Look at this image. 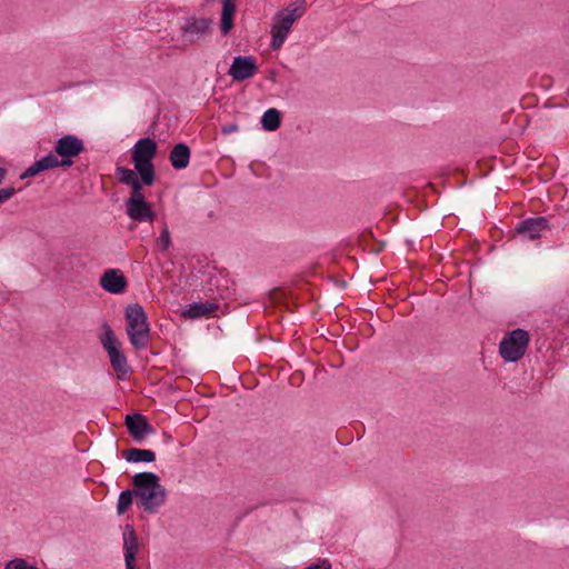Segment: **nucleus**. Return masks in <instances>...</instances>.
<instances>
[{"label":"nucleus","mask_w":569,"mask_h":569,"mask_svg":"<svg viewBox=\"0 0 569 569\" xmlns=\"http://www.w3.org/2000/svg\"><path fill=\"white\" fill-rule=\"evenodd\" d=\"M137 506L149 515L157 513L166 503L167 490L153 472H139L132 477Z\"/></svg>","instance_id":"1"},{"label":"nucleus","mask_w":569,"mask_h":569,"mask_svg":"<svg viewBox=\"0 0 569 569\" xmlns=\"http://www.w3.org/2000/svg\"><path fill=\"white\" fill-rule=\"evenodd\" d=\"M126 332L136 350H144L150 342L148 316L139 303H130L124 309Z\"/></svg>","instance_id":"2"},{"label":"nucleus","mask_w":569,"mask_h":569,"mask_svg":"<svg viewBox=\"0 0 569 569\" xmlns=\"http://www.w3.org/2000/svg\"><path fill=\"white\" fill-rule=\"evenodd\" d=\"M157 150L158 144L151 138L139 139L131 149L134 170L148 187L152 186L156 181V169L152 160L157 154Z\"/></svg>","instance_id":"3"},{"label":"nucleus","mask_w":569,"mask_h":569,"mask_svg":"<svg viewBox=\"0 0 569 569\" xmlns=\"http://www.w3.org/2000/svg\"><path fill=\"white\" fill-rule=\"evenodd\" d=\"M529 341L528 331L521 328L513 329L500 341L499 353L505 361L517 362L525 356Z\"/></svg>","instance_id":"4"},{"label":"nucleus","mask_w":569,"mask_h":569,"mask_svg":"<svg viewBox=\"0 0 569 569\" xmlns=\"http://www.w3.org/2000/svg\"><path fill=\"white\" fill-rule=\"evenodd\" d=\"M213 21L206 17H188L180 27L181 40L184 46H193L204 41L212 33Z\"/></svg>","instance_id":"5"},{"label":"nucleus","mask_w":569,"mask_h":569,"mask_svg":"<svg viewBox=\"0 0 569 569\" xmlns=\"http://www.w3.org/2000/svg\"><path fill=\"white\" fill-rule=\"evenodd\" d=\"M126 214L133 222H153L157 217L152 206L147 201L142 190L130 192L129 198L124 201Z\"/></svg>","instance_id":"6"},{"label":"nucleus","mask_w":569,"mask_h":569,"mask_svg":"<svg viewBox=\"0 0 569 569\" xmlns=\"http://www.w3.org/2000/svg\"><path fill=\"white\" fill-rule=\"evenodd\" d=\"M258 71L256 58L252 56H237L228 71L233 81L240 82L252 78Z\"/></svg>","instance_id":"7"},{"label":"nucleus","mask_w":569,"mask_h":569,"mask_svg":"<svg viewBox=\"0 0 569 569\" xmlns=\"http://www.w3.org/2000/svg\"><path fill=\"white\" fill-rule=\"evenodd\" d=\"M126 427L134 441L141 442L147 435L153 432L152 426L148 422L147 418L141 413H132L126 416Z\"/></svg>","instance_id":"8"},{"label":"nucleus","mask_w":569,"mask_h":569,"mask_svg":"<svg viewBox=\"0 0 569 569\" xmlns=\"http://www.w3.org/2000/svg\"><path fill=\"white\" fill-rule=\"evenodd\" d=\"M549 229V220L546 217L528 218L518 223L517 232L528 240L541 237V232Z\"/></svg>","instance_id":"9"},{"label":"nucleus","mask_w":569,"mask_h":569,"mask_svg":"<svg viewBox=\"0 0 569 569\" xmlns=\"http://www.w3.org/2000/svg\"><path fill=\"white\" fill-rule=\"evenodd\" d=\"M54 151L60 158H76L84 151V143L77 136L67 134L58 139Z\"/></svg>","instance_id":"10"},{"label":"nucleus","mask_w":569,"mask_h":569,"mask_svg":"<svg viewBox=\"0 0 569 569\" xmlns=\"http://www.w3.org/2000/svg\"><path fill=\"white\" fill-rule=\"evenodd\" d=\"M100 286L109 293L119 295L126 290L128 281L119 269H108L100 278Z\"/></svg>","instance_id":"11"},{"label":"nucleus","mask_w":569,"mask_h":569,"mask_svg":"<svg viewBox=\"0 0 569 569\" xmlns=\"http://www.w3.org/2000/svg\"><path fill=\"white\" fill-rule=\"evenodd\" d=\"M126 569H136V555L138 551V538L133 526L126 525L122 535Z\"/></svg>","instance_id":"12"},{"label":"nucleus","mask_w":569,"mask_h":569,"mask_svg":"<svg viewBox=\"0 0 569 569\" xmlns=\"http://www.w3.org/2000/svg\"><path fill=\"white\" fill-rule=\"evenodd\" d=\"M108 357L110 359V365L116 372V376L120 380H124L128 373L131 371L130 366L128 365L127 357L121 350V347L112 348L107 351Z\"/></svg>","instance_id":"13"},{"label":"nucleus","mask_w":569,"mask_h":569,"mask_svg":"<svg viewBox=\"0 0 569 569\" xmlns=\"http://www.w3.org/2000/svg\"><path fill=\"white\" fill-rule=\"evenodd\" d=\"M219 309V306L213 302H193L182 311V317L188 319H199L204 316H211Z\"/></svg>","instance_id":"14"},{"label":"nucleus","mask_w":569,"mask_h":569,"mask_svg":"<svg viewBox=\"0 0 569 569\" xmlns=\"http://www.w3.org/2000/svg\"><path fill=\"white\" fill-rule=\"evenodd\" d=\"M136 172H137L136 170H131L126 167H117L116 168V177H117L118 181L123 184L130 186L131 187L130 192H136L138 190H142L143 186H146L142 178H140V176L137 177Z\"/></svg>","instance_id":"15"},{"label":"nucleus","mask_w":569,"mask_h":569,"mask_svg":"<svg viewBox=\"0 0 569 569\" xmlns=\"http://www.w3.org/2000/svg\"><path fill=\"white\" fill-rule=\"evenodd\" d=\"M169 160L177 170L187 168L190 160V148L183 142L174 144L170 151Z\"/></svg>","instance_id":"16"},{"label":"nucleus","mask_w":569,"mask_h":569,"mask_svg":"<svg viewBox=\"0 0 569 569\" xmlns=\"http://www.w3.org/2000/svg\"><path fill=\"white\" fill-rule=\"evenodd\" d=\"M123 458L130 463L153 462L156 453L149 449L130 448L123 451Z\"/></svg>","instance_id":"17"},{"label":"nucleus","mask_w":569,"mask_h":569,"mask_svg":"<svg viewBox=\"0 0 569 569\" xmlns=\"http://www.w3.org/2000/svg\"><path fill=\"white\" fill-rule=\"evenodd\" d=\"M236 6L232 0H223L220 20V29L223 36H227L233 27V14Z\"/></svg>","instance_id":"18"},{"label":"nucleus","mask_w":569,"mask_h":569,"mask_svg":"<svg viewBox=\"0 0 569 569\" xmlns=\"http://www.w3.org/2000/svg\"><path fill=\"white\" fill-rule=\"evenodd\" d=\"M261 126L266 131H276L281 126V112L270 108L261 117Z\"/></svg>","instance_id":"19"},{"label":"nucleus","mask_w":569,"mask_h":569,"mask_svg":"<svg viewBox=\"0 0 569 569\" xmlns=\"http://www.w3.org/2000/svg\"><path fill=\"white\" fill-rule=\"evenodd\" d=\"M102 335L100 336V342L106 351L111 350L112 348L121 347V342L116 337L112 328L108 323L102 325Z\"/></svg>","instance_id":"20"},{"label":"nucleus","mask_w":569,"mask_h":569,"mask_svg":"<svg viewBox=\"0 0 569 569\" xmlns=\"http://www.w3.org/2000/svg\"><path fill=\"white\" fill-rule=\"evenodd\" d=\"M134 489L132 490H123L120 492L118 502H117V512L118 515H123L130 508L133 502Z\"/></svg>","instance_id":"21"},{"label":"nucleus","mask_w":569,"mask_h":569,"mask_svg":"<svg viewBox=\"0 0 569 569\" xmlns=\"http://www.w3.org/2000/svg\"><path fill=\"white\" fill-rule=\"evenodd\" d=\"M289 33V30H282L280 27H277L276 24L272 26L271 29V49L278 50L287 39Z\"/></svg>","instance_id":"22"},{"label":"nucleus","mask_w":569,"mask_h":569,"mask_svg":"<svg viewBox=\"0 0 569 569\" xmlns=\"http://www.w3.org/2000/svg\"><path fill=\"white\" fill-rule=\"evenodd\" d=\"M286 12H288L289 16L295 18V21L300 19L306 10H307V2L306 0H299L293 3H290L287 8L283 9Z\"/></svg>","instance_id":"23"},{"label":"nucleus","mask_w":569,"mask_h":569,"mask_svg":"<svg viewBox=\"0 0 569 569\" xmlns=\"http://www.w3.org/2000/svg\"><path fill=\"white\" fill-rule=\"evenodd\" d=\"M274 20V24L280 27L282 30L290 31L292 24L295 23V18L289 16L288 12H286L283 9L276 13Z\"/></svg>","instance_id":"24"},{"label":"nucleus","mask_w":569,"mask_h":569,"mask_svg":"<svg viewBox=\"0 0 569 569\" xmlns=\"http://www.w3.org/2000/svg\"><path fill=\"white\" fill-rule=\"evenodd\" d=\"M157 246L161 251H166L171 246V236L168 226L164 223L160 236L157 239Z\"/></svg>","instance_id":"25"},{"label":"nucleus","mask_w":569,"mask_h":569,"mask_svg":"<svg viewBox=\"0 0 569 569\" xmlns=\"http://www.w3.org/2000/svg\"><path fill=\"white\" fill-rule=\"evenodd\" d=\"M37 161L42 171L58 168V157L54 156L53 153H48L47 156L42 157Z\"/></svg>","instance_id":"26"},{"label":"nucleus","mask_w":569,"mask_h":569,"mask_svg":"<svg viewBox=\"0 0 569 569\" xmlns=\"http://www.w3.org/2000/svg\"><path fill=\"white\" fill-rule=\"evenodd\" d=\"M4 569H39V568H37L36 566L29 565L22 558H14L6 563Z\"/></svg>","instance_id":"27"},{"label":"nucleus","mask_w":569,"mask_h":569,"mask_svg":"<svg viewBox=\"0 0 569 569\" xmlns=\"http://www.w3.org/2000/svg\"><path fill=\"white\" fill-rule=\"evenodd\" d=\"M16 193H17V189L13 187L0 189V204H3L4 202H7Z\"/></svg>","instance_id":"28"},{"label":"nucleus","mask_w":569,"mask_h":569,"mask_svg":"<svg viewBox=\"0 0 569 569\" xmlns=\"http://www.w3.org/2000/svg\"><path fill=\"white\" fill-rule=\"evenodd\" d=\"M42 172L38 161L33 162L22 174L21 179L33 177L38 173Z\"/></svg>","instance_id":"29"},{"label":"nucleus","mask_w":569,"mask_h":569,"mask_svg":"<svg viewBox=\"0 0 569 569\" xmlns=\"http://www.w3.org/2000/svg\"><path fill=\"white\" fill-rule=\"evenodd\" d=\"M303 569H331V563L328 559H320L318 562L311 563Z\"/></svg>","instance_id":"30"},{"label":"nucleus","mask_w":569,"mask_h":569,"mask_svg":"<svg viewBox=\"0 0 569 569\" xmlns=\"http://www.w3.org/2000/svg\"><path fill=\"white\" fill-rule=\"evenodd\" d=\"M239 126L236 122L226 123L221 127L222 134H230L238 131Z\"/></svg>","instance_id":"31"},{"label":"nucleus","mask_w":569,"mask_h":569,"mask_svg":"<svg viewBox=\"0 0 569 569\" xmlns=\"http://www.w3.org/2000/svg\"><path fill=\"white\" fill-rule=\"evenodd\" d=\"M73 158H58V167L69 168L73 164Z\"/></svg>","instance_id":"32"},{"label":"nucleus","mask_w":569,"mask_h":569,"mask_svg":"<svg viewBox=\"0 0 569 569\" xmlns=\"http://www.w3.org/2000/svg\"><path fill=\"white\" fill-rule=\"evenodd\" d=\"M7 169L0 167V184L3 182L6 176H7Z\"/></svg>","instance_id":"33"}]
</instances>
